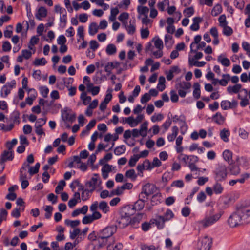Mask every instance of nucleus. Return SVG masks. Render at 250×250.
Listing matches in <instances>:
<instances>
[{
	"label": "nucleus",
	"mask_w": 250,
	"mask_h": 250,
	"mask_svg": "<svg viewBox=\"0 0 250 250\" xmlns=\"http://www.w3.org/2000/svg\"><path fill=\"white\" fill-rule=\"evenodd\" d=\"M222 214L221 212L214 214V209L212 208L203 219L198 221V223L204 228L209 227L216 223L221 218Z\"/></svg>",
	"instance_id": "nucleus-1"
},
{
	"label": "nucleus",
	"mask_w": 250,
	"mask_h": 250,
	"mask_svg": "<svg viewBox=\"0 0 250 250\" xmlns=\"http://www.w3.org/2000/svg\"><path fill=\"white\" fill-rule=\"evenodd\" d=\"M130 208V207L129 206L125 208L122 210L121 217L117 221L119 228H124L131 223L130 216L133 214V212H130L128 211V208Z\"/></svg>",
	"instance_id": "nucleus-2"
},
{
	"label": "nucleus",
	"mask_w": 250,
	"mask_h": 250,
	"mask_svg": "<svg viewBox=\"0 0 250 250\" xmlns=\"http://www.w3.org/2000/svg\"><path fill=\"white\" fill-rule=\"evenodd\" d=\"M117 230L116 226H110L105 227L98 234V238L101 239H107L112 236Z\"/></svg>",
	"instance_id": "nucleus-3"
},
{
	"label": "nucleus",
	"mask_w": 250,
	"mask_h": 250,
	"mask_svg": "<svg viewBox=\"0 0 250 250\" xmlns=\"http://www.w3.org/2000/svg\"><path fill=\"white\" fill-rule=\"evenodd\" d=\"M228 223L231 228L236 227L243 225L238 208L236 209V211L232 213L229 217L228 220Z\"/></svg>",
	"instance_id": "nucleus-4"
},
{
	"label": "nucleus",
	"mask_w": 250,
	"mask_h": 250,
	"mask_svg": "<svg viewBox=\"0 0 250 250\" xmlns=\"http://www.w3.org/2000/svg\"><path fill=\"white\" fill-rule=\"evenodd\" d=\"M215 175V179L216 181H221L225 179L227 177V168L225 165L220 164L214 171Z\"/></svg>",
	"instance_id": "nucleus-5"
},
{
	"label": "nucleus",
	"mask_w": 250,
	"mask_h": 250,
	"mask_svg": "<svg viewBox=\"0 0 250 250\" xmlns=\"http://www.w3.org/2000/svg\"><path fill=\"white\" fill-rule=\"evenodd\" d=\"M157 191V188L154 184L147 183L143 186L142 191L139 195V197L145 198L144 195L149 196L156 193Z\"/></svg>",
	"instance_id": "nucleus-6"
},
{
	"label": "nucleus",
	"mask_w": 250,
	"mask_h": 250,
	"mask_svg": "<svg viewBox=\"0 0 250 250\" xmlns=\"http://www.w3.org/2000/svg\"><path fill=\"white\" fill-rule=\"evenodd\" d=\"M242 224H247L250 223V209L245 207L238 208Z\"/></svg>",
	"instance_id": "nucleus-7"
},
{
	"label": "nucleus",
	"mask_w": 250,
	"mask_h": 250,
	"mask_svg": "<svg viewBox=\"0 0 250 250\" xmlns=\"http://www.w3.org/2000/svg\"><path fill=\"white\" fill-rule=\"evenodd\" d=\"M178 121L180 122V124L181 125V133L184 135L185 131L187 130L188 128L186 123V118L185 116L183 115H181L180 116L176 115L173 117V122L177 123Z\"/></svg>",
	"instance_id": "nucleus-8"
},
{
	"label": "nucleus",
	"mask_w": 250,
	"mask_h": 250,
	"mask_svg": "<svg viewBox=\"0 0 250 250\" xmlns=\"http://www.w3.org/2000/svg\"><path fill=\"white\" fill-rule=\"evenodd\" d=\"M13 151H8L4 150L1 155V161L0 166H1L0 171L2 172L4 168V163L7 161H11L13 159Z\"/></svg>",
	"instance_id": "nucleus-9"
},
{
	"label": "nucleus",
	"mask_w": 250,
	"mask_h": 250,
	"mask_svg": "<svg viewBox=\"0 0 250 250\" xmlns=\"http://www.w3.org/2000/svg\"><path fill=\"white\" fill-rule=\"evenodd\" d=\"M99 180V175L98 174H94L90 180L85 183V187L87 189L89 190L90 193H92L95 190L96 185Z\"/></svg>",
	"instance_id": "nucleus-10"
},
{
	"label": "nucleus",
	"mask_w": 250,
	"mask_h": 250,
	"mask_svg": "<svg viewBox=\"0 0 250 250\" xmlns=\"http://www.w3.org/2000/svg\"><path fill=\"white\" fill-rule=\"evenodd\" d=\"M238 105V102L233 100L232 102L228 100H223L221 102V107L223 110H228L229 109H233L236 107Z\"/></svg>",
	"instance_id": "nucleus-11"
},
{
	"label": "nucleus",
	"mask_w": 250,
	"mask_h": 250,
	"mask_svg": "<svg viewBox=\"0 0 250 250\" xmlns=\"http://www.w3.org/2000/svg\"><path fill=\"white\" fill-rule=\"evenodd\" d=\"M212 244V240L208 236H205L202 239L200 245L199 250H209Z\"/></svg>",
	"instance_id": "nucleus-12"
},
{
	"label": "nucleus",
	"mask_w": 250,
	"mask_h": 250,
	"mask_svg": "<svg viewBox=\"0 0 250 250\" xmlns=\"http://www.w3.org/2000/svg\"><path fill=\"white\" fill-rule=\"evenodd\" d=\"M143 198L142 197H139V199L135 202L134 205L132 207H130V208H128V211H131L130 212L134 213L135 210H141L145 206V201Z\"/></svg>",
	"instance_id": "nucleus-13"
},
{
	"label": "nucleus",
	"mask_w": 250,
	"mask_h": 250,
	"mask_svg": "<svg viewBox=\"0 0 250 250\" xmlns=\"http://www.w3.org/2000/svg\"><path fill=\"white\" fill-rule=\"evenodd\" d=\"M62 118L65 122L68 121L73 123L75 120L76 116L75 114H72L67 111H64L62 113Z\"/></svg>",
	"instance_id": "nucleus-14"
},
{
	"label": "nucleus",
	"mask_w": 250,
	"mask_h": 250,
	"mask_svg": "<svg viewBox=\"0 0 250 250\" xmlns=\"http://www.w3.org/2000/svg\"><path fill=\"white\" fill-rule=\"evenodd\" d=\"M242 88V85L240 84H236L233 86H229L227 90L228 92L230 94L233 93H238Z\"/></svg>",
	"instance_id": "nucleus-15"
},
{
	"label": "nucleus",
	"mask_w": 250,
	"mask_h": 250,
	"mask_svg": "<svg viewBox=\"0 0 250 250\" xmlns=\"http://www.w3.org/2000/svg\"><path fill=\"white\" fill-rule=\"evenodd\" d=\"M47 15V10L44 7H41L38 10L36 14V18L39 20H41L42 18H44Z\"/></svg>",
	"instance_id": "nucleus-16"
},
{
	"label": "nucleus",
	"mask_w": 250,
	"mask_h": 250,
	"mask_svg": "<svg viewBox=\"0 0 250 250\" xmlns=\"http://www.w3.org/2000/svg\"><path fill=\"white\" fill-rule=\"evenodd\" d=\"M222 76V79L220 80H219L218 83L221 86H225L228 84V82L230 81V76L228 74H224Z\"/></svg>",
	"instance_id": "nucleus-17"
},
{
	"label": "nucleus",
	"mask_w": 250,
	"mask_h": 250,
	"mask_svg": "<svg viewBox=\"0 0 250 250\" xmlns=\"http://www.w3.org/2000/svg\"><path fill=\"white\" fill-rule=\"evenodd\" d=\"M223 156L224 160L229 164L232 162V153L229 150H225L223 152Z\"/></svg>",
	"instance_id": "nucleus-18"
},
{
	"label": "nucleus",
	"mask_w": 250,
	"mask_h": 250,
	"mask_svg": "<svg viewBox=\"0 0 250 250\" xmlns=\"http://www.w3.org/2000/svg\"><path fill=\"white\" fill-rule=\"evenodd\" d=\"M179 129L177 126H174L172 127V133L167 136V140L169 142L173 141L178 135Z\"/></svg>",
	"instance_id": "nucleus-19"
},
{
	"label": "nucleus",
	"mask_w": 250,
	"mask_h": 250,
	"mask_svg": "<svg viewBox=\"0 0 250 250\" xmlns=\"http://www.w3.org/2000/svg\"><path fill=\"white\" fill-rule=\"evenodd\" d=\"M99 27L96 22L91 23L89 26L88 32L89 34L93 36L98 32Z\"/></svg>",
	"instance_id": "nucleus-20"
},
{
	"label": "nucleus",
	"mask_w": 250,
	"mask_h": 250,
	"mask_svg": "<svg viewBox=\"0 0 250 250\" xmlns=\"http://www.w3.org/2000/svg\"><path fill=\"white\" fill-rule=\"evenodd\" d=\"M125 177L129 178L132 181H134L137 177V174H136L135 170L131 169L126 171L125 174Z\"/></svg>",
	"instance_id": "nucleus-21"
},
{
	"label": "nucleus",
	"mask_w": 250,
	"mask_h": 250,
	"mask_svg": "<svg viewBox=\"0 0 250 250\" xmlns=\"http://www.w3.org/2000/svg\"><path fill=\"white\" fill-rule=\"evenodd\" d=\"M213 192L216 194H221L223 191L224 188L222 185L216 181L213 186Z\"/></svg>",
	"instance_id": "nucleus-22"
},
{
	"label": "nucleus",
	"mask_w": 250,
	"mask_h": 250,
	"mask_svg": "<svg viewBox=\"0 0 250 250\" xmlns=\"http://www.w3.org/2000/svg\"><path fill=\"white\" fill-rule=\"evenodd\" d=\"M217 61L220 62L223 66L228 67L230 64V62L229 59L226 57H222V55H220L218 57Z\"/></svg>",
	"instance_id": "nucleus-23"
},
{
	"label": "nucleus",
	"mask_w": 250,
	"mask_h": 250,
	"mask_svg": "<svg viewBox=\"0 0 250 250\" xmlns=\"http://www.w3.org/2000/svg\"><path fill=\"white\" fill-rule=\"evenodd\" d=\"M193 87V95L196 99H198L200 97V85L199 83H196L194 84Z\"/></svg>",
	"instance_id": "nucleus-24"
},
{
	"label": "nucleus",
	"mask_w": 250,
	"mask_h": 250,
	"mask_svg": "<svg viewBox=\"0 0 250 250\" xmlns=\"http://www.w3.org/2000/svg\"><path fill=\"white\" fill-rule=\"evenodd\" d=\"M152 41L154 42V45L157 49H162L163 48V41L158 37H155Z\"/></svg>",
	"instance_id": "nucleus-25"
},
{
	"label": "nucleus",
	"mask_w": 250,
	"mask_h": 250,
	"mask_svg": "<svg viewBox=\"0 0 250 250\" xmlns=\"http://www.w3.org/2000/svg\"><path fill=\"white\" fill-rule=\"evenodd\" d=\"M213 120L218 124H222L225 120L224 117L221 115L220 113L217 112L215 115L213 116Z\"/></svg>",
	"instance_id": "nucleus-26"
},
{
	"label": "nucleus",
	"mask_w": 250,
	"mask_h": 250,
	"mask_svg": "<svg viewBox=\"0 0 250 250\" xmlns=\"http://www.w3.org/2000/svg\"><path fill=\"white\" fill-rule=\"evenodd\" d=\"M117 51V48L113 44H108L106 48V52L109 55L115 54Z\"/></svg>",
	"instance_id": "nucleus-27"
},
{
	"label": "nucleus",
	"mask_w": 250,
	"mask_h": 250,
	"mask_svg": "<svg viewBox=\"0 0 250 250\" xmlns=\"http://www.w3.org/2000/svg\"><path fill=\"white\" fill-rule=\"evenodd\" d=\"M98 205L99 209L104 213H107L109 210V207L105 201H102Z\"/></svg>",
	"instance_id": "nucleus-28"
},
{
	"label": "nucleus",
	"mask_w": 250,
	"mask_h": 250,
	"mask_svg": "<svg viewBox=\"0 0 250 250\" xmlns=\"http://www.w3.org/2000/svg\"><path fill=\"white\" fill-rule=\"evenodd\" d=\"M147 122H144L140 126V129L139 131L141 133V136L145 137L147 135Z\"/></svg>",
	"instance_id": "nucleus-29"
},
{
	"label": "nucleus",
	"mask_w": 250,
	"mask_h": 250,
	"mask_svg": "<svg viewBox=\"0 0 250 250\" xmlns=\"http://www.w3.org/2000/svg\"><path fill=\"white\" fill-rule=\"evenodd\" d=\"M220 137L225 142L229 141L228 136L230 135V132L228 130L223 129L220 132Z\"/></svg>",
	"instance_id": "nucleus-30"
},
{
	"label": "nucleus",
	"mask_w": 250,
	"mask_h": 250,
	"mask_svg": "<svg viewBox=\"0 0 250 250\" xmlns=\"http://www.w3.org/2000/svg\"><path fill=\"white\" fill-rule=\"evenodd\" d=\"M137 11L140 15L146 16H148L149 8L146 6H138L137 7Z\"/></svg>",
	"instance_id": "nucleus-31"
},
{
	"label": "nucleus",
	"mask_w": 250,
	"mask_h": 250,
	"mask_svg": "<svg viewBox=\"0 0 250 250\" xmlns=\"http://www.w3.org/2000/svg\"><path fill=\"white\" fill-rule=\"evenodd\" d=\"M81 100L83 101V103L84 105H86L89 104L91 100L90 96L86 95L85 92H82L80 97Z\"/></svg>",
	"instance_id": "nucleus-32"
},
{
	"label": "nucleus",
	"mask_w": 250,
	"mask_h": 250,
	"mask_svg": "<svg viewBox=\"0 0 250 250\" xmlns=\"http://www.w3.org/2000/svg\"><path fill=\"white\" fill-rule=\"evenodd\" d=\"M229 168L232 174L237 175L240 172V170L239 167L233 165L232 162L231 164H229Z\"/></svg>",
	"instance_id": "nucleus-33"
},
{
	"label": "nucleus",
	"mask_w": 250,
	"mask_h": 250,
	"mask_svg": "<svg viewBox=\"0 0 250 250\" xmlns=\"http://www.w3.org/2000/svg\"><path fill=\"white\" fill-rule=\"evenodd\" d=\"M221 27L223 28V33L225 36H229L232 34L233 30L230 27L228 26V24L224 25Z\"/></svg>",
	"instance_id": "nucleus-34"
},
{
	"label": "nucleus",
	"mask_w": 250,
	"mask_h": 250,
	"mask_svg": "<svg viewBox=\"0 0 250 250\" xmlns=\"http://www.w3.org/2000/svg\"><path fill=\"white\" fill-rule=\"evenodd\" d=\"M47 63V61L44 58H36L33 62V64L35 66H39L42 65L43 66L45 65Z\"/></svg>",
	"instance_id": "nucleus-35"
},
{
	"label": "nucleus",
	"mask_w": 250,
	"mask_h": 250,
	"mask_svg": "<svg viewBox=\"0 0 250 250\" xmlns=\"http://www.w3.org/2000/svg\"><path fill=\"white\" fill-rule=\"evenodd\" d=\"M174 217V214L170 209H167L165 212L164 216H162L164 221H167Z\"/></svg>",
	"instance_id": "nucleus-36"
},
{
	"label": "nucleus",
	"mask_w": 250,
	"mask_h": 250,
	"mask_svg": "<svg viewBox=\"0 0 250 250\" xmlns=\"http://www.w3.org/2000/svg\"><path fill=\"white\" fill-rule=\"evenodd\" d=\"M201 40V36L198 35H196L194 39V42L191 43L190 44V52H196V50H193V46L195 44H198L199 43Z\"/></svg>",
	"instance_id": "nucleus-37"
},
{
	"label": "nucleus",
	"mask_w": 250,
	"mask_h": 250,
	"mask_svg": "<svg viewBox=\"0 0 250 250\" xmlns=\"http://www.w3.org/2000/svg\"><path fill=\"white\" fill-rule=\"evenodd\" d=\"M155 221L156 225L159 229H162L164 227L165 221L162 217V216H158Z\"/></svg>",
	"instance_id": "nucleus-38"
},
{
	"label": "nucleus",
	"mask_w": 250,
	"mask_h": 250,
	"mask_svg": "<svg viewBox=\"0 0 250 250\" xmlns=\"http://www.w3.org/2000/svg\"><path fill=\"white\" fill-rule=\"evenodd\" d=\"M40 164L39 163L36 164L34 167H30L29 168V173L31 175L36 174L38 172Z\"/></svg>",
	"instance_id": "nucleus-39"
},
{
	"label": "nucleus",
	"mask_w": 250,
	"mask_h": 250,
	"mask_svg": "<svg viewBox=\"0 0 250 250\" xmlns=\"http://www.w3.org/2000/svg\"><path fill=\"white\" fill-rule=\"evenodd\" d=\"M177 85L179 88L185 90L189 89L191 86V84L190 83L184 81L179 83Z\"/></svg>",
	"instance_id": "nucleus-40"
},
{
	"label": "nucleus",
	"mask_w": 250,
	"mask_h": 250,
	"mask_svg": "<svg viewBox=\"0 0 250 250\" xmlns=\"http://www.w3.org/2000/svg\"><path fill=\"white\" fill-rule=\"evenodd\" d=\"M126 150V147L124 145L120 146L114 150V153L117 155H119L125 153Z\"/></svg>",
	"instance_id": "nucleus-41"
},
{
	"label": "nucleus",
	"mask_w": 250,
	"mask_h": 250,
	"mask_svg": "<svg viewBox=\"0 0 250 250\" xmlns=\"http://www.w3.org/2000/svg\"><path fill=\"white\" fill-rule=\"evenodd\" d=\"M65 182L64 180H61L59 182L58 186L56 187L55 192L57 194L59 193L63 189V187L65 186Z\"/></svg>",
	"instance_id": "nucleus-42"
},
{
	"label": "nucleus",
	"mask_w": 250,
	"mask_h": 250,
	"mask_svg": "<svg viewBox=\"0 0 250 250\" xmlns=\"http://www.w3.org/2000/svg\"><path fill=\"white\" fill-rule=\"evenodd\" d=\"M222 11V7L220 4H216L212 9L211 14L213 16H216L220 14Z\"/></svg>",
	"instance_id": "nucleus-43"
},
{
	"label": "nucleus",
	"mask_w": 250,
	"mask_h": 250,
	"mask_svg": "<svg viewBox=\"0 0 250 250\" xmlns=\"http://www.w3.org/2000/svg\"><path fill=\"white\" fill-rule=\"evenodd\" d=\"M17 143V140L16 139H13L11 142L8 141L6 144V146L8 149V151H13L12 148L13 146L16 145Z\"/></svg>",
	"instance_id": "nucleus-44"
},
{
	"label": "nucleus",
	"mask_w": 250,
	"mask_h": 250,
	"mask_svg": "<svg viewBox=\"0 0 250 250\" xmlns=\"http://www.w3.org/2000/svg\"><path fill=\"white\" fill-rule=\"evenodd\" d=\"M13 26L8 25L6 27V30L4 31V36L6 38H9L12 36Z\"/></svg>",
	"instance_id": "nucleus-45"
},
{
	"label": "nucleus",
	"mask_w": 250,
	"mask_h": 250,
	"mask_svg": "<svg viewBox=\"0 0 250 250\" xmlns=\"http://www.w3.org/2000/svg\"><path fill=\"white\" fill-rule=\"evenodd\" d=\"M65 223L67 226H70L72 228H74L80 224V221L79 220L71 221L69 219H66L65 221Z\"/></svg>",
	"instance_id": "nucleus-46"
},
{
	"label": "nucleus",
	"mask_w": 250,
	"mask_h": 250,
	"mask_svg": "<svg viewBox=\"0 0 250 250\" xmlns=\"http://www.w3.org/2000/svg\"><path fill=\"white\" fill-rule=\"evenodd\" d=\"M53 209V207L51 206H45V208L44 209L45 211H46V213L45 214V217L46 219H49L51 216Z\"/></svg>",
	"instance_id": "nucleus-47"
},
{
	"label": "nucleus",
	"mask_w": 250,
	"mask_h": 250,
	"mask_svg": "<svg viewBox=\"0 0 250 250\" xmlns=\"http://www.w3.org/2000/svg\"><path fill=\"white\" fill-rule=\"evenodd\" d=\"M123 190L124 189H122V186L118 187L117 188L112 190L111 194L110 195V197H111L113 195H120L122 194Z\"/></svg>",
	"instance_id": "nucleus-48"
},
{
	"label": "nucleus",
	"mask_w": 250,
	"mask_h": 250,
	"mask_svg": "<svg viewBox=\"0 0 250 250\" xmlns=\"http://www.w3.org/2000/svg\"><path fill=\"white\" fill-rule=\"evenodd\" d=\"M139 159V157H138V155H134V156L130 159L128 165L131 167H134Z\"/></svg>",
	"instance_id": "nucleus-49"
},
{
	"label": "nucleus",
	"mask_w": 250,
	"mask_h": 250,
	"mask_svg": "<svg viewBox=\"0 0 250 250\" xmlns=\"http://www.w3.org/2000/svg\"><path fill=\"white\" fill-rule=\"evenodd\" d=\"M42 125L38 124H35V132L38 135H45V133L43 131L42 128Z\"/></svg>",
	"instance_id": "nucleus-50"
},
{
	"label": "nucleus",
	"mask_w": 250,
	"mask_h": 250,
	"mask_svg": "<svg viewBox=\"0 0 250 250\" xmlns=\"http://www.w3.org/2000/svg\"><path fill=\"white\" fill-rule=\"evenodd\" d=\"M7 211L4 208H1L0 212V225L3 220H6Z\"/></svg>",
	"instance_id": "nucleus-51"
},
{
	"label": "nucleus",
	"mask_w": 250,
	"mask_h": 250,
	"mask_svg": "<svg viewBox=\"0 0 250 250\" xmlns=\"http://www.w3.org/2000/svg\"><path fill=\"white\" fill-rule=\"evenodd\" d=\"M90 191L87 189H85L82 193V199L83 201L87 200L90 196Z\"/></svg>",
	"instance_id": "nucleus-52"
},
{
	"label": "nucleus",
	"mask_w": 250,
	"mask_h": 250,
	"mask_svg": "<svg viewBox=\"0 0 250 250\" xmlns=\"http://www.w3.org/2000/svg\"><path fill=\"white\" fill-rule=\"evenodd\" d=\"M219 25L222 27L224 25L228 24V22L226 21V17L225 15H221L218 18Z\"/></svg>",
	"instance_id": "nucleus-53"
},
{
	"label": "nucleus",
	"mask_w": 250,
	"mask_h": 250,
	"mask_svg": "<svg viewBox=\"0 0 250 250\" xmlns=\"http://www.w3.org/2000/svg\"><path fill=\"white\" fill-rule=\"evenodd\" d=\"M11 90L9 87L6 85H4L1 90V95L2 96L6 97L11 92Z\"/></svg>",
	"instance_id": "nucleus-54"
},
{
	"label": "nucleus",
	"mask_w": 250,
	"mask_h": 250,
	"mask_svg": "<svg viewBox=\"0 0 250 250\" xmlns=\"http://www.w3.org/2000/svg\"><path fill=\"white\" fill-rule=\"evenodd\" d=\"M32 53L31 51L25 49L21 51V55L25 59H29L32 56Z\"/></svg>",
	"instance_id": "nucleus-55"
},
{
	"label": "nucleus",
	"mask_w": 250,
	"mask_h": 250,
	"mask_svg": "<svg viewBox=\"0 0 250 250\" xmlns=\"http://www.w3.org/2000/svg\"><path fill=\"white\" fill-rule=\"evenodd\" d=\"M2 50L4 52L9 51L11 49V46L8 41H4L2 44Z\"/></svg>",
	"instance_id": "nucleus-56"
},
{
	"label": "nucleus",
	"mask_w": 250,
	"mask_h": 250,
	"mask_svg": "<svg viewBox=\"0 0 250 250\" xmlns=\"http://www.w3.org/2000/svg\"><path fill=\"white\" fill-rule=\"evenodd\" d=\"M112 158V154L110 153H107L104 156L103 159L100 160L99 164L101 165H104L105 162L110 160Z\"/></svg>",
	"instance_id": "nucleus-57"
},
{
	"label": "nucleus",
	"mask_w": 250,
	"mask_h": 250,
	"mask_svg": "<svg viewBox=\"0 0 250 250\" xmlns=\"http://www.w3.org/2000/svg\"><path fill=\"white\" fill-rule=\"evenodd\" d=\"M94 221L91 215L85 216L82 222L84 224H87L92 223Z\"/></svg>",
	"instance_id": "nucleus-58"
},
{
	"label": "nucleus",
	"mask_w": 250,
	"mask_h": 250,
	"mask_svg": "<svg viewBox=\"0 0 250 250\" xmlns=\"http://www.w3.org/2000/svg\"><path fill=\"white\" fill-rule=\"evenodd\" d=\"M149 35V31L148 28H142L141 29V37L142 39L148 38Z\"/></svg>",
	"instance_id": "nucleus-59"
},
{
	"label": "nucleus",
	"mask_w": 250,
	"mask_h": 250,
	"mask_svg": "<svg viewBox=\"0 0 250 250\" xmlns=\"http://www.w3.org/2000/svg\"><path fill=\"white\" fill-rule=\"evenodd\" d=\"M150 99V95L148 93H146L142 96L141 98V102L142 104L146 103V102H148Z\"/></svg>",
	"instance_id": "nucleus-60"
},
{
	"label": "nucleus",
	"mask_w": 250,
	"mask_h": 250,
	"mask_svg": "<svg viewBox=\"0 0 250 250\" xmlns=\"http://www.w3.org/2000/svg\"><path fill=\"white\" fill-rule=\"evenodd\" d=\"M163 118L164 116L162 114H154L151 117V120L152 122H156L161 121Z\"/></svg>",
	"instance_id": "nucleus-61"
},
{
	"label": "nucleus",
	"mask_w": 250,
	"mask_h": 250,
	"mask_svg": "<svg viewBox=\"0 0 250 250\" xmlns=\"http://www.w3.org/2000/svg\"><path fill=\"white\" fill-rule=\"evenodd\" d=\"M194 11L192 7H190L185 9L184 13L186 14V16L188 17L191 16L194 14Z\"/></svg>",
	"instance_id": "nucleus-62"
},
{
	"label": "nucleus",
	"mask_w": 250,
	"mask_h": 250,
	"mask_svg": "<svg viewBox=\"0 0 250 250\" xmlns=\"http://www.w3.org/2000/svg\"><path fill=\"white\" fill-rule=\"evenodd\" d=\"M171 187H176L177 188H182L184 186V183L182 180H179L174 181L171 185Z\"/></svg>",
	"instance_id": "nucleus-63"
},
{
	"label": "nucleus",
	"mask_w": 250,
	"mask_h": 250,
	"mask_svg": "<svg viewBox=\"0 0 250 250\" xmlns=\"http://www.w3.org/2000/svg\"><path fill=\"white\" fill-rule=\"evenodd\" d=\"M242 47L246 51L248 55L250 57V44L247 42L242 43Z\"/></svg>",
	"instance_id": "nucleus-64"
}]
</instances>
